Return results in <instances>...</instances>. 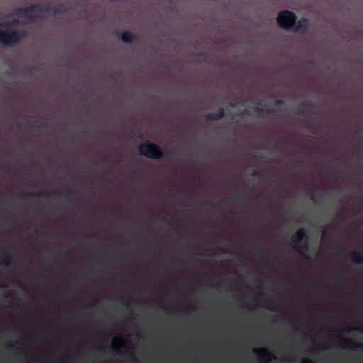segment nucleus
Returning a JSON list of instances; mask_svg holds the SVG:
<instances>
[{
  "instance_id": "nucleus-1",
  "label": "nucleus",
  "mask_w": 363,
  "mask_h": 363,
  "mask_svg": "<svg viewBox=\"0 0 363 363\" xmlns=\"http://www.w3.org/2000/svg\"><path fill=\"white\" fill-rule=\"evenodd\" d=\"M138 152L142 156L154 160H161L164 157V152L160 147L154 143L145 142L138 145Z\"/></svg>"
},
{
  "instance_id": "nucleus-2",
  "label": "nucleus",
  "mask_w": 363,
  "mask_h": 363,
  "mask_svg": "<svg viewBox=\"0 0 363 363\" xmlns=\"http://www.w3.org/2000/svg\"><path fill=\"white\" fill-rule=\"evenodd\" d=\"M25 37L24 30L11 29L0 30V44L4 46H13Z\"/></svg>"
},
{
  "instance_id": "nucleus-3",
  "label": "nucleus",
  "mask_w": 363,
  "mask_h": 363,
  "mask_svg": "<svg viewBox=\"0 0 363 363\" xmlns=\"http://www.w3.org/2000/svg\"><path fill=\"white\" fill-rule=\"evenodd\" d=\"M298 21L296 15L291 11L285 10L279 12L277 16L278 27L286 30H291Z\"/></svg>"
},
{
  "instance_id": "nucleus-4",
  "label": "nucleus",
  "mask_w": 363,
  "mask_h": 363,
  "mask_svg": "<svg viewBox=\"0 0 363 363\" xmlns=\"http://www.w3.org/2000/svg\"><path fill=\"white\" fill-rule=\"evenodd\" d=\"M307 238V231H306L305 229L301 228L296 231L294 236L291 237V242H292V245H294V248L296 249V251L303 255V257L306 258V259H309V255L304 254L302 251V247H301V243H302V241H303V240Z\"/></svg>"
},
{
  "instance_id": "nucleus-5",
  "label": "nucleus",
  "mask_w": 363,
  "mask_h": 363,
  "mask_svg": "<svg viewBox=\"0 0 363 363\" xmlns=\"http://www.w3.org/2000/svg\"><path fill=\"white\" fill-rule=\"evenodd\" d=\"M35 7L36 6H29L24 9H18L15 11V16L34 22L38 19V13L39 12L35 10Z\"/></svg>"
},
{
  "instance_id": "nucleus-6",
  "label": "nucleus",
  "mask_w": 363,
  "mask_h": 363,
  "mask_svg": "<svg viewBox=\"0 0 363 363\" xmlns=\"http://www.w3.org/2000/svg\"><path fill=\"white\" fill-rule=\"evenodd\" d=\"M358 290H359V305H358V315H359V326H358V333L359 335L362 334V277L359 275V282H358Z\"/></svg>"
},
{
  "instance_id": "nucleus-7",
  "label": "nucleus",
  "mask_w": 363,
  "mask_h": 363,
  "mask_svg": "<svg viewBox=\"0 0 363 363\" xmlns=\"http://www.w3.org/2000/svg\"><path fill=\"white\" fill-rule=\"evenodd\" d=\"M119 38L121 42L125 44L134 45L137 38L135 34L130 31H125L119 33Z\"/></svg>"
},
{
  "instance_id": "nucleus-8",
  "label": "nucleus",
  "mask_w": 363,
  "mask_h": 363,
  "mask_svg": "<svg viewBox=\"0 0 363 363\" xmlns=\"http://www.w3.org/2000/svg\"><path fill=\"white\" fill-rule=\"evenodd\" d=\"M336 315L340 319V322L331 325V328L335 330L342 331L346 328V323H347L348 318L342 313H337Z\"/></svg>"
},
{
  "instance_id": "nucleus-9",
  "label": "nucleus",
  "mask_w": 363,
  "mask_h": 363,
  "mask_svg": "<svg viewBox=\"0 0 363 363\" xmlns=\"http://www.w3.org/2000/svg\"><path fill=\"white\" fill-rule=\"evenodd\" d=\"M295 32H302L303 33H307L309 30V23L307 18H302L296 22L294 29L291 30Z\"/></svg>"
},
{
  "instance_id": "nucleus-10",
  "label": "nucleus",
  "mask_w": 363,
  "mask_h": 363,
  "mask_svg": "<svg viewBox=\"0 0 363 363\" xmlns=\"http://www.w3.org/2000/svg\"><path fill=\"white\" fill-rule=\"evenodd\" d=\"M225 117V110L223 108H219L217 113H208L206 115V120L208 121H217Z\"/></svg>"
},
{
  "instance_id": "nucleus-11",
  "label": "nucleus",
  "mask_w": 363,
  "mask_h": 363,
  "mask_svg": "<svg viewBox=\"0 0 363 363\" xmlns=\"http://www.w3.org/2000/svg\"><path fill=\"white\" fill-rule=\"evenodd\" d=\"M30 6H37V7H35V10H37V11L45 13H50L55 7L48 4H33Z\"/></svg>"
},
{
  "instance_id": "nucleus-12",
  "label": "nucleus",
  "mask_w": 363,
  "mask_h": 363,
  "mask_svg": "<svg viewBox=\"0 0 363 363\" xmlns=\"http://www.w3.org/2000/svg\"><path fill=\"white\" fill-rule=\"evenodd\" d=\"M12 264V257L9 253L2 251L0 255V264L8 267Z\"/></svg>"
},
{
  "instance_id": "nucleus-13",
  "label": "nucleus",
  "mask_w": 363,
  "mask_h": 363,
  "mask_svg": "<svg viewBox=\"0 0 363 363\" xmlns=\"http://www.w3.org/2000/svg\"><path fill=\"white\" fill-rule=\"evenodd\" d=\"M351 259H352V262L354 264L358 265H362L363 263V252L362 250H359L357 252H354L351 254Z\"/></svg>"
},
{
  "instance_id": "nucleus-14",
  "label": "nucleus",
  "mask_w": 363,
  "mask_h": 363,
  "mask_svg": "<svg viewBox=\"0 0 363 363\" xmlns=\"http://www.w3.org/2000/svg\"><path fill=\"white\" fill-rule=\"evenodd\" d=\"M254 353L259 355V360L261 361H263L268 355H269L267 349L255 350H254Z\"/></svg>"
},
{
  "instance_id": "nucleus-15",
  "label": "nucleus",
  "mask_w": 363,
  "mask_h": 363,
  "mask_svg": "<svg viewBox=\"0 0 363 363\" xmlns=\"http://www.w3.org/2000/svg\"><path fill=\"white\" fill-rule=\"evenodd\" d=\"M65 11V9L63 7V6L57 5V6H55V7H54L53 11L51 12V14H52L53 16H57L58 14L64 13Z\"/></svg>"
},
{
  "instance_id": "nucleus-16",
  "label": "nucleus",
  "mask_w": 363,
  "mask_h": 363,
  "mask_svg": "<svg viewBox=\"0 0 363 363\" xmlns=\"http://www.w3.org/2000/svg\"><path fill=\"white\" fill-rule=\"evenodd\" d=\"M308 113H309V110L308 109L307 106H306L300 108L299 111H298V113H296V114H298L300 116L306 117Z\"/></svg>"
},
{
  "instance_id": "nucleus-17",
  "label": "nucleus",
  "mask_w": 363,
  "mask_h": 363,
  "mask_svg": "<svg viewBox=\"0 0 363 363\" xmlns=\"http://www.w3.org/2000/svg\"><path fill=\"white\" fill-rule=\"evenodd\" d=\"M50 193L49 192H39V193H35V194H26L23 195V197H27V196H48Z\"/></svg>"
},
{
  "instance_id": "nucleus-18",
  "label": "nucleus",
  "mask_w": 363,
  "mask_h": 363,
  "mask_svg": "<svg viewBox=\"0 0 363 363\" xmlns=\"http://www.w3.org/2000/svg\"><path fill=\"white\" fill-rule=\"evenodd\" d=\"M257 111L261 115H263L264 113H267L268 114H272L274 113V109L273 108H269L265 109L264 108H257Z\"/></svg>"
},
{
  "instance_id": "nucleus-19",
  "label": "nucleus",
  "mask_w": 363,
  "mask_h": 363,
  "mask_svg": "<svg viewBox=\"0 0 363 363\" xmlns=\"http://www.w3.org/2000/svg\"><path fill=\"white\" fill-rule=\"evenodd\" d=\"M111 350H112V352H113L115 353H118V345H116V342H114L113 345H112V346H111Z\"/></svg>"
},
{
  "instance_id": "nucleus-20",
  "label": "nucleus",
  "mask_w": 363,
  "mask_h": 363,
  "mask_svg": "<svg viewBox=\"0 0 363 363\" xmlns=\"http://www.w3.org/2000/svg\"><path fill=\"white\" fill-rule=\"evenodd\" d=\"M252 176H253L257 179H259L262 177V173H260L259 171H256V172H254V173H253V174H252Z\"/></svg>"
},
{
  "instance_id": "nucleus-21",
  "label": "nucleus",
  "mask_w": 363,
  "mask_h": 363,
  "mask_svg": "<svg viewBox=\"0 0 363 363\" xmlns=\"http://www.w3.org/2000/svg\"><path fill=\"white\" fill-rule=\"evenodd\" d=\"M346 253V249L345 248H340V251L337 252L338 256H342L343 254Z\"/></svg>"
},
{
  "instance_id": "nucleus-22",
  "label": "nucleus",
  "mask_w": 363,
  "mask_h": 363,
  "mask_svg": "<svg viewBox=\"0 0 363 363\" xmlns=\"http://www.w3.org/2000/svg\"><path fill=\"white\" fill-rule=\"evenodd\" d=\"M276 106H281L284 105V100L282 99H277L275 102Z\"/></svg>"
},
{
  "instance_id": "nucleus-23",
  "label": "nucleus",
  "mask_w": 363,
  "mask_h": 363,
  "mask_svg": "<svg viewBox=\"0 0 363 363\" xmlns=\"http://www.w3.org/2000/svg\"><path fill=\"white\" fill-rule=\"evenodd\" d=\"M277 359V357H276V356H274V355H272V357H270L269 359H267L266 362H264V363H269V361L270 359Z\"/></svg>"
},
{
  "instance_id": "nucleus-24",
  "label": "nucleus",
  "mask_w": 363,
  "mask_h": 363,
  "mask_svg": "<svg viewBox=\"0 0 363 363\" xmlns=\"http://www.w3.org/2000/svg\"><path fill=\"white\" fill-rule=\"evenodd\" d=\"M11 25L13 26H17L18 25V21L17 20H13L11 21Z\"/></svg>"
},
{
  "instance_id": "nucleus-25",
  "label": "nucleus",
  "mask_w": 363,
  "mask_h": 363,
  "mask_svg": "<svg viewBox=\"0 0 363 363\" xmlns=\"http://www.w3.org/2000/svg\"><path fill=\"white\" fill-rule=\"evenodd\" d=\"M303 363H313V362L311 359H307L306 362H305Z\"/></svg>"
},
{
  "instance_id": "nucleus-26",
  "label": "nucleus",
  "mask_w": 363,
  "mask_h": 363,
  "mask_svg": "<svg viewBox=\"0 0 363 363\" xmlns=\"http://www.w3.org/2000/svg\"><path fill=\"white\" fill-rule=\"evenodd\" d=\"M342 340V341L345 342V341H347V340H347V339H344V338H342V337H340V340Z\"/></svg>"
},
{
  "instance_id": "nucleus-27",
  "label": "nucleus",
  "mask_w": 363,
  "mask_h": 363,
  "mask_svg": "<svg viewBox=\"0 0 363 363\" xmlns=\"http://www.w3.org/2000/svg\"><path fill=\"white\" fill-rule=\"evenodd\" d=\"M12 346L11 345H7V347H6V348H7V350H10L11 349Z\"/></svg>"
},
{
  "instance_id": "nucleus-28",
  "label": "nucleus",
  "mask_w": 363,
  "mask_h": 363,
  "mask_svg": "<svg viewBox=\"0 0 363 363\" xmlns=\"http://www.w3.org/2000/svg\"><path fill=\"white\" fill-rule=\"evenodd\" d=\"M54 194H55V195H61V192H54Z\"/></svg>"
},
{
  "instance_id": "nucleus-29",
  "label": "nucleus",
  "mask_w": 363,
  "mask_h": 363,
  "mask_svg": "<svg viewBox=\"0 0 363 363\" xmlns=\"http://www.w3.org/2000/svg\"><path fill=\"white\" fill-rule=\"evenodd\" d=\"M266 263H267V266H269V261H266Z\"/></svg>"
},
{
  "instance_id": "nucleus-30",
  "label": "nucleus",
  "mask_w": 363,
  "mask_h": 363,
  "mask_svg": "<svg viewBox=\"0 0 363 363\" xmlns=\"http://www.w3.org/2000/svg\"><path fill=\"white\" fill-rule=\"evenodd\" d=\"M0 26L4 27V26H5V24L1 23V24H0Z\"/></svg>"
},
{
  "instance_id": "nucleus-31",
  "label": "nucleus",
  "mask_w": 363,
  "mask_h": 363,
  "mask_svg": "<svg viewBox=\"0 0 363 363\" xmlns=\"http://www.w3.org/2000/svg\"><path fill=\"white\" fill-rule=\"evenodd\" d=\"M28 72H30V67H28Z\"/></svg>"
},
{
  "instance_id": "nucleus-32",
  "label": "nucleus",
  "mask_w": 363,
  "mask_h": 363,
  "mask_svg": "<svg viewBox=\"0 0 363 363\" xmlns=\"http://www.w3.org/2000/svg\"><path fill=\"white\" fill-rule=\"evenodd\" d=\"M244 114H247V111H245Z\"/></svg>"
},
{
  "instance_id": "nucleus-33",
  "label": "nucleus",
  "mask_w": 363,
  "mask_h": 363,
  "mask_svg": "<svg viewBox=\"0 0 363 363\" xmlns=\"http://www.w3.org/2000/svg\"><path fill=\"white\" fill-rule=\"evenodd\" d=\"M242 306H244V307H247V303H245V304L242 305Z\"/></svg>"
},
{
  "instance_id": "nucleus-34",
  "label": "nucleus",
  "mask_w": 363,
  "mask_h": 363,
  "mask_svg": "<svg viewBox=\"0 0 363 363\" xmlns=\"http://www.w3.org/2000/svg\"><path fill=\"white\" fill-rule=\"evenodd\" d=\"M133 361H134V362L135 361V357H133Z\"/></svg>"
}]
</instances>
